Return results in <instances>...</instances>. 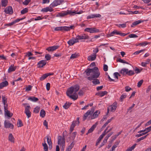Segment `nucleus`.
Instances as JSON below:
<instances>
[{"instance_id":"69168bd1","label":"nucleus","mask_w":151,"mask_h":151,"mask_svg":"<svg viewBox=\"0 0 151 151\" xmlns=\"http://www.w3.org/2000/svg\"><path fill=\"white\" fill-rule=\"evenodd\" d=\"M126 97V95H122L121 96H120V101H122L123 100V99H125Z\"/></svg>"},{"instance_id":"5fc2aeb1","label":"nucleus","mask_w":151,"mask_h":151,"mask_svg":"<svg viewBox=\"0 0 151 151\" xmlns=\"http://www.w3.org/2000/svg\"><path fill=\"white\" fill-rule=\"evenodd\" d=\"M127 12H128L129 13H130V14H137L138 13H139V12L138 11H135L134 12L130 11H128Z\"/></svg>"},{"instance_id":"a211bd4d","label":"nucleus","mask_w":151,"mask_h":151,"mask_svg":"<svg viewBox=\"0 0 151 151\" xmlns=\"http://www.w3.org/2000/svg\"><path fill=\"white\" fill-rule=\"evenodd\" d=\"M97 124V122H96L95 124L93 125L91 128L88 130V133L86 134H88L89 133L92 132L96 128Z\"/></svg>"},{"instance_id":"79ce46f5","label":"nucleus","mask_w":151,"mask_h":151,"mask_svg":"<svg viewBox=\"0 0 151 151\" xmlns=\"http://www.w3.org/2000/svg\"><path fill=\"white\" fill-rule=\"evenodd\" d=\"M45 112L43 109H42L40 111V115L43 118L45 117Z\"/></svg>"},{"instance_id":"4468645a","label":"nucleus","mask_w":151,"mask_h":151,"mask_svg":"<svg viewBox=\"0 0 151 151\" xmlns=\"http://www.w3.org/2000/svg\"><path fill=\"white\" fill-rule=\"evenodd\" d=\"M4 109L5 115L9 117H11L13 115V114L10 113V111L7 110V106H4Z\"/></svg>"},{"instance_id":"49530a36","label":"nucleus","mask_w":151,"mask_h":151,"mask_svg":"<svg viewBox=\"0 0 151 151\" xmlns=\"http://www.w3.org/2000/svg\"><path fill=\"white\" fill-rule=\"evenodd\" d=\"M42 145L44 147V149L45 151H48V146L47 144L45 142L44 143L42 144Z\"/></svg>"},{"instance_id":"39448f33","label":"nucleus","mask_w":151,"mask_h":151,"mask_svg":"<svg viewBox=\"0 0 151 151\" xmlns=\"http://www.w3.org/2000/svg\"><path fill=\"white\" fill-rule=\"evenodd\" d=\"M117 104L116 102H114L111 105L109 106L107 109V113H109V110L111 111H114L117 107Z\"/></svg>"},{"instance_id":"393cba45","label":"nucleus","mask_w":151,"mask_h":151,"mask_svg":"<svg viewBox=\"0 0 151 151\" xmlns=\"http://www.w3.org/2000/svg\"><path fill=\"white\" fill-rule=\"evenodd\" d=\"M8 140L12 142L13 143L14 142L15 138L12 134L10 133L9 134L8 136Z\"/></svg>"},{"instance_id":"e2e57ef3","label":"nucleus","mask_w":151,"mask_h":151,"mask_svg":"<svg viewBox=\"0 0 151 151\" xmlns=\"http://www.w3.org/2000/svg\"><path fill=\"white\" fill-rule=\"evenodd\" d=\"M143 82V80H141L139 81L137 83V86L138 87H140L142 84Z\"/></svg>"},{"instance_id":"423d86ee","label":"nucleus","mask_w":151,"mask_h":151,"mask_svg":"<svg viewBox=\"0 0 151 151\" xmlns=\"http://www.w3.org/2000/svg\"><path fill=\"white\" fill-rule=\"evenodd\" d=\"M85 31L90 33H96L99 32V30L96 28H86Z\"/></svg>"},{"instance_id":"ddd939ff","label":"nucleus","mask_w":151,"mask_h":151,"mask_svg":"<svg viewBox=\"0 0 151 151\" xmlns=\"http://www.w3.org/2000/svg\"><path fill=\"white\" fill-rule=\"evenodd\" d=\"M94 111L93 110H92L91 109V110H88L86 113L85 114H84L83 118V121H84L87 118V117L88 116V115H90L92 114H93Z\"/></svg>"},{"instance_id":"f257e3e1","label":"nucleus","mask_w":151,"mask_h":151,"mask_svg":"<svg viewBox=\"0 0 151 151\" xmlns=\"http://www.w3.org/2000/svg\"><path fill=\"white\" fill-rule=\"evenodd\" d=\"M87 76H90L87 78V79L91 81L93 80L92 83L94 85L99 84L100 83L99 80L96 78L100 75V72L97 67H95L92 69L88 68L85 71Z\"/></svg>"},{"instance_id":"7ed1b4c3","label":"nucleus","mask_w":151,"mask_h":151,"mask_svg":"<svg viewBox=\"0 0 151 151\" xmlns=\"http://www.w3.org/2000/svg\"><path fill=\"white\" fill-rule=\"evenodd\" d=\"M72 13H75V12H72L70 10H67L58 13L56 15V16L58 17H63L68 14L72 15Z\"/></svg>"},{"instance_id":"aec40b11","label":"nucleus","mask_w":151,"mask_h":151,"mask_svg":"<svg viewBox=\"0 0 151 151\" xmlns=\"http://www.w3.org/2000/svg\"><path fill=\"white\" fill-rule=\"evenodd\" d=\"M47 141L49 146V148L51 149L52 147V143L51 141V137L50 136H47Z\"/></svg>"},{"instance_id":"9d476101","label":"nucleus","mask_w":151,"mask_h":151,"mask_svg":"<svg viewBox=\"0 0 151 151\" xmlns=\"http://www.w3.org/2000/svg\"><path fill=\"white\" fill-rule=\"evenodd\" d=\"M4 126L5 128L13 129L14 128V125L10 123L9 122L5 120L4 123Z\"/></svg>"},{"instance_id":"864d4df0","label":"nucleus","mask_w":151,"mask_h":151,"mask_svg":"<svg viewBox=\"0 0 151 151\" xmlns=\"http://www.w3.org/2000/svg\"><path fill=\"white\" fill-rule=\"evenodd\" d=\"M118 61L119 62L121 63H126L128 64H129V63L128 62H127L125 60H124L120 58H119V59H118Z\"/></svg>"},{"instance_id":"b1692460","label":"nucleus","mask_w":151,"mask_h":151,"mask_svg":"<svg viewBox=\"0 0 151 151\" xmlns=\"http://www.w3.org/2000/svg\"><path fill=\"white\" fill-rule=\"evenodd\" d=\"M100 113V112L99 111H96L91 116V119H93L97 118L98 116L99 115Z\"/></svg>"},{"instance_id":"0eeeda50","label":"nucleus","mask_w":151,"mask_h":151,"mask_svg":"<svg viewBox=\"0 0 151 151\" xmlns=\"http://www.w3.org/2000/svg\"><path fill=\"white\" fill-rule=\"evenodd\" d=\"M89 36L88 35L84 34L80 35H78L76 38L77 40H86L88 39L89 38Z\"/></svg>"},{"instance_id":"a878e982","label":"nucleus","mask_w":151,"mask_h":151,"mask_svg":"<svg viewBox=\"0 0 151 151\" xmlns=\"http://www.w3.org/2000/svg\"><path fill=\"white\" fill-rule=\"evenodd\" d=\"M8 84V82L6 81L0 83V88L2 89L4 87L7 86Z\"/></svg>"},{"instance_id":"13d9d810","label":"nucleus","mask_w":151,"mask_h":151,"mask_svg":"<svg viewBox=\"0 0 151 151\" xmlns=\"http://www.w3.org/2000/svg\"><path fill=\"white\" fill-rule=\"evenodd\" d=\"M74 145V143L73 142H72L69 145L67 148L69 149H70L71 150V149L73 147Z\"/></svg>"},{"instance_id":"7c9ffc66","label":"nucleus","mask_w":151,"mask_h":151,"mask_svg":"<svg viewBox=\"0 0 151 151\" xmlns=\"http://www.w3.org/2000/svg\"><path fill=\"white\" fill-rule=\"evenodd\" d=\"M113 133V132H111L107 135L103 140V143H106L107 142V139L109 138L112 135Z\"/></svg>"},{"instance_id":"4c0bfd02","label":"nucleus","mask_w":151,"mask_h":151,"mask_svg":"<svg viewBox=\"0 0 151 151\" xmlns=\"http://www.w3.org/2000/svg\"><path fill=\"white\" fill-rule=\"evenodd\" d=\"M1 5L2 6H6L8 3V0H1Z\"/></svg>"},{"instance_id":"f03ea898","label":"nucleus","mask_w":151,"mask_h":151,"mask_svg":"<svg viewBox=\"0 0 151 151\" xmlns=\"http://www.w3.org/2000/svg\"><path fill=\"white\" fill-rule=\"evenodd\" d=\"M79 89V86L78 85L70 87L68 89L66 94L70 98L74 100H76L78 98V95L76 93Z\"/></svg>"},{"instance_id":"9b49d317","label":"nucleus","mask_w":151,"mask_h":151,"mask_svg":"<svg viewBox=\"0 0 151 151\" xmlns=\"http://www.w3.org/2000/svg\"><path fill=\"white\" fill-rule=\"evenodd\" d=\"M79 41L77 40L76 37V38H73L67 42L68 44L70 46H71L74 44L75 43L79 42Z\"/></svg>"},{"instance_id":"bf43d9fd","label":"nucleus","mask_w":151,"mask_h":151,"mask_svg":"<svg viewBox=\"0 0 151 151\" xmlns=\"http://www.w3.org/2000/svg\"><path fill=\"white\" fill-rule=\"evenodd\" d=\"M28 11V9L27 8H25L22 10L21 11V13L22 14H24L27 13Z\"/></svg>"},{"instance_id":"20e7f679","label":"nucleus","mask_w":151,"mask_h":151,"mask_svg":"<svg viewBox=\"0 0 151 151\" xmlns=\"http://www.w3.org/2000/svg\"><path fill=\"white\" fill-rule=\"evenodd\" d=\"M114 35H118L122 36H125L127 34L122 33L116 30H114L108 35V37L113 36Z\"/></svg>"},{"instance_id":"f704fd0d","label":"nucleus","mask_w":151,"mask_h":151,"mask_svg":"<svg viewBox=\"0 0 151 151\" xmlns=\"http://www.w3.org/2000/svg\"><path fill=\"white\" fill-rule=\"evenodd\" d=\"M71 104V103H70L69 102H66L64 105L63 106V107L65 109H67L70 107Z\"/></svg>"},{"instance_id":"a19ab883","label":"nucleus","mask_w":151,"mask_h":151,"mask_svg":"<svg viewBox=\"0 0 151 151\" xmlns=\"http://www.w3.org/2000/svg\"><path fill=\"white\" fill-rule=\"evenodd\" d=\"M48 76V74L47 75V74H46V73L45 74L40 77V81H42L45 79Z\"/></svg>"},{"instance_id":"774afa93","label":"nucleus","mask_w":151,"mask_h":151,"mask_svg":"<svg viewBox=\"0 0 151 151\" xmlns=\"http://www.w3.org/2000/svg\"><path fill=\"white\" fill-rule=\"evenodd\" d=\"M30 1L31 0H25L23 2V4L24 5H27Z\"/></svg>"},{"instance_id":"c85d7f7f","label":"nucleus","mask_w":151,"mask_h":151,"mask_svg":"<svg viewBox=\"0 0 151 151\" xmlns=\"http://www.w3.org/2000/svg\"><path fill=\"white\" fill-rule=\"evenodd\" d=\"M151 130V126L147 128H146L145 129H144V130H142L139 131L138 132V133H141L142 132H144L145 131H146V132H147V133L148 132H150Z\"/></svg>"},{"instance_id":"2eb2a0df","label":"nucleus","mask_w":151,"mask_h":151,"mask_svg":"<svg viewBox=\"0 0 151 151\" xmlns=\"http://www.w3.org/2000/svg\"><path fill=\"white\" fill-rule=\"evenodd\" d=\"M58 46H53L47 47L46 50L49 52H52L55 50L59 47Z\"/></svg>"},{"instance_id":"6ab92c4d","label":"nucleus","mask_w":151,"mask_h":151,"mask_svg":"<svg viewBox=\"0 0 151 151\" xmlns=\"http://www.w3.org/2000/svg\"><path fill=\"white\" fill-rule=\"evenodd\" d=\"M4 12L6 14H12L13 12L12 8L11 6H9L7 8L5 9Z\"/></svg>"},{"instance_id":"09e8293b","label":"nucleus","mask_w":151,"mask_h":151,"mask_svg":"<svg viewBox=\"0 0 151 151\" xmlns=\"http://www.w3.org/2000/svg\"><path fill=\"white\" fill-rule=\"evenodd\" d=\"M40 107L37 106H36L34 109V112L36 113H38L40 111Z\"/></svg>"},{"instance_id":"ea45409f","label":"nucleus","mask_w":151,"mask_h":151,"mask_svg":"<svg viewBox=\"0 0 151 151\" xmlns=\"http://www.w3.org/2000/svg\"><path fill=\"white\" fill-rule=\"evenodd\" d=\"M136 145V144H134L132 147L127 149L125 151H132V150H133L135 148Z\"/></svg>"},{"instance_id":"bb28decb","label":"nucleus","mask_w":151,"mask_h":151,"mask_svg":"<svg viewBox=\"0 0 151 151\" xmlns=\"http://www.w3.org/2000/svg\"><path fill=\"white\" fill-rule=\"evenodd\" d=\"M79 56V54L78 53H75L72 54L70 57V59H74L77 58Z\"/></svg>"},{"instance_id":"6e6d98bb","label":"nucleus","mask_w":151,"mask_h":151,"mask_svg":"<svg viewBox=\"0 0 151 151\" xmlns=\"http://www.w3.org/2000/svg\"><path fill=\"white\" fill-rule=\"evenodd\" d=\"M148 43H149L148 42H145L139 43L138 45H140L141 46H145L148 45Z\"/></svg>"},{"instance_id":"c756f323","label":"nucleus","mask_w":151,"mask_h":151,"mask_svg":"<svg viewBox=\"0 0 151 151\" xmlns=\"http://www.w3.org/2000/svg\"><path fill=\"white\" fill-rule=\"evenodd\" d=\"M7 98L5 96H2V101L3 102L4 106H6L7 107L8 105L7 103Z\"/></svg>"},{"instance_id":"dca6fc26","label":"nucleus","mask_w":151,"mask_h":151,"mask_svg":"<svg viewBox=\"0 0 151 151\" xmlns=\"http://www.w3.org/2000/svg\"><path fill=\"white\" fill-rule=\"evenodd\" d=\"M58 139V145L61 144L63 146V145H64L65 143V140L62 137V136H59Z\"/></svg>"},{"instance_id":"5701e85b","label":"nucleus","mask_w":151,"mask_h":151,"mask_svg":"<svg viewBox=\"0 0 151 151\" xmlns=\"http://www.w3.org/2000/svg\"><path fill=\"white\" fill-rule=\"evenodd\" d=\"M77 124V122L76 121H73L72 122V124H71L70 127V133L72 132L75 126Z\"/></svg>"},{"instance_id":"37998d69","label":"nucleus","mask_w":151,"mask_h":151,"mask_svg":"<svg viewBox=\"0 0 151 151\" xmlns=\"http://www.w3.org/2000/svg\"><path fill=\"white\" fill-rule=\"evenodd\" d=\"M45 58L47 60H49L51 58V56L49 54H47L45 55Z\"/></svg>"},{"instance_id":"cd10ccee","label":"nucleus","mask_w":151,"mask_h":151,"mask_svg":"<svg viewBox=\"0 0 151 151\" xmlns=\"http://www.w3.org/2000/svg\"><path fill=\"white\" fill-rule=\"evenodd\" d=\"M128 69L123 68L120 71V73L123 75L127 74Z\"/></svg>"},{"instance_id":"603ef678","label":"nucleus","mask_w":151,"mask_h":151,"mask_svg":"<svg viewBox=\"0 0 151 151\" xmlns=\"http://www.w3.org/2000/svg\"><path fill=\"white\" fill-rule=\"evenodd\" d=\"M17 125L18 127H20L23 126V124L22 123V121L20 120H19L17 122Z\"/></svg>"},{"instance_id":"58836bf2","label":"nucleus","mask_w":151,"mask_h":151,"mask_svg":"<svg viewBox=\"0 0 151 151\" xmlns=\"http://www.w3.org/2000/svg\"><path fill=\"white\" fill-rule=\"evenodd\" d=\"M74 27V25H72L70 27L65 26V31H69L70 29H73Z\"/></svg>"},{"instance_id":"338daca9","label":"nucleus","mask_w":151,"mask_h":151,"mask_svg":"<svg viewBox=\"0 0 151 151\" xmlns=\"http://www.w3.org/2000/svg\"><path fill=\"white\" fill-rule=\"evenodd\" d=\"M125 89L126 92H129L132 89V88L129 86H127L125 87Z\"/></svg>"},{"instance_id":"6e6552de","label":"nucleus","mask_w":151,"mask_h":151,"mask_svg":"<svg viewBox=\"0 0 151 151\" xmlns=\"http://www.w3.org/2000/svg\"><path fill=\"white\" fill-rule=\"evenodd\" d=\"M30 109L31 107L29 106H27L25 107L24 113L28 118H29L31 116V112L30 111Z\"/></svg>"},{"instance_id":"473e14b6","label":"nucleus","mask_w":151,"mask_h":151,"mask_svg":"<svg viewBox=\"0 0 151 151\" xmlns=\"http://www.w3.org/2000/svg\"><path fill=\"white\" fill-rule=\"evenodd\" d=\"M114 119L113 117H111V119H109L103 125L102 128H104L107 125L111 122V121Z\"/></svg>"},{"instance_id":"a18cd8bd","label":"nucleus","mask_w":151,"mask_h":151,"mask_svg":"<svg viewBox=\"0 0 151 151\" xmlns=\"http://www.w3.org/2000/svg\"><path fill=\"white\" fill-rule=\"evenodd\" d=\"M103 137H102L101 136H100L99 138H98V139H97V141L96 142V146H97L100 143V141L101 140V139H103Z\"/></svg>"},{"instance_id":"f8f14e48","label":"nucleus","mask_w":151,"mask_h":151,"mask_svg":"<svg viewBox=\"0 0 151 151\" xmlns=\"http://www.w3.org/2000/svg\"><path fill=\"white\" fill-rule=\"evenodd\" d=\"M47 63L46 60H43L40 61L37 63V67L39 68L43 67Z\"/></svg>"},{"instance_id":"680f3d73","label":"nucleus","mask_w":151,"mask_h":151,"mask_svg":"<svg viewBox=\"0 0 151 151\" xmlns=\"http://www.w3.org/2000/svg\"><path fill=\"white\" fill-rule=\"evenodd\" d=\"M145 50H138L135 52L133 54L134 55H137L140 53L143 52Z\"/></svg>"},{"instance_id":"f3484780","label":"nucleus","mask_w":151,"mask_h":151,"mask_svg":"<svg viewBox=\"0 0 151 151\" xmlns=\"http://www.w3.org/2000/svg\"><path fill=\"white\" fill-rule=\"evenodd\" d=\"M96 57V53H93L90 55L89 56L88 58V59L89 61L94 60Z\"/></svg>"},{"instance_id":"0e129e2a","label":"nucleus","mask_w":151,"mask_h":151,"mask_svg":"<svg viewBox=\"0 0 151 151\" xmlns=\"http://www.w3.org/2000/svg\"><path fill=\"white\" fill-rule=\"evenodd\" d=\"M25 17H24L23 18H20V19H16L15 21H14V23H16L17 22H18L19 21H20L21 20H22L24 19H25Z\"/></svg>"},{"instance_id":"4be33fe9","label":"nucleus","mask_w":151,"mask_h":151,"mask_svg":"<svg viewBox=\"0 0 151 151\" xmlns=\"http://www.w3.org/2000/svg\"><path fill=\"white\" fill-rule=\"evenodd\" d=\"M51 6H50V7H47L43 8L42 9L41 11L44 12H47L48 11L51 12L53 11V9L51 8Z\"/></svg>"},{"instance_id":"4d7b16f0","label":"nucleus","mask_w":151,"mask_h":151,"mask_svg":"<svg viewBox=\"0 0 151 151\" xmlns=\"http://www.w3.org/2000/svg\"><path fill=\"white\" fill-rule=\"evenodd\" d=\"M74 145V143L73 142H72L69 145L67 148L69 149H70L71 150V149L73 147Z\"/></svg>"},{"instance_id":"e433bc0d","label":"nucleus","mask_w":151,"mask_h":151,"mask_svg":"<svg viewBox=\"0 0 151 151\" xmlns=\"http://www.w3.org/2000/svg\"><path fill=\"white\" fill-rule=\"evenodd\" d=\"M142 22V21L141 20H139L136 21L135 22H134L132 23V24L131 25V26L132 27H133L134 26H136L137 24L141 23Z\"/></svg>"},{"instance_id":"052dcab7","label":"nucleus","mask_w":151,"mask_h":151,"mask_svg":"<svg viewBox=\"0 0 151 151\" xmlns=\"http://www.w3.org/2000/svg\"><path fill=\"white\" fill-rule=\"evenodd\" d=\"M129 37L130 38H137L138 37V36L137 35H136L135 34H132L129 36Z\"/></svg>"},{"instance_id":"72a5a7b5","label":"nucleus","mask_w":151,"mask_h":151,"mask_svg":"<svg viewBox=\"0 0 151 151\" xmlns=\"http://www.w3.org/2000/svg\"><path fill=\"white\" fill-rule=\"evenodd\" d=\"M55 31H65V26L56 27L55 28Z\"/></svg>"},{"instance_id":"1a4fd4ad","label":"nucleus","mask_w":151,"mask_h":151,"mask_svg":"<svg viewBox=\"0 0 151 151\" xmlns=\"http://www.w3.org/2000/svg\"><path fill=\"white\" fill-rule=\"evenodd\" d=\"M63 1V0H55L50 5L52 7H54L60 5Z\"/></svg>"},{"instance_id":"c9c22d12","label":"nucleus","mask_w":151,"mask_h":151,"mask_svg":"<svg viewBox=\"0 0 151 151\" xmlns=\"http://www.w3.org/2000/svg\"><path fill=\"white\" fill-rule=\"evenodd\" d=\"M28 99L33 102H36L38 100V99L37 98L34 96L29 97Z\"/></svg>"},{"instance_id":"2f4dec72","label":"nucleus","mask_w":151,"mask_h":151,"mask_svg":"<svg viewBox=\"0 0 151 151\" xmlns=\"http://www.w3.org/2000/svg\"><path fill=\"white\" fill-rule=\"evenodd\" d=\"M107 93V92L106 91H100L99 93H97L96 94L100 97H102L106 94Z\"/></svg>"},{"instance_id":"de8ad7c7","label":"nucleus","mask_w":151,"mask_h":151,"mask_svg":"<svg viewBox=\"0 0 151 151\" xmlns=\"http://www.w3.org/2000/svg\"><path fill=\"white\" fill-rule=\"evenodd\" d=\"M77 134V132H74L72 133L71 134V137L73 140H74Z\"/></svg>"},{"instance_id":"c03bdc74","label":"nucleus","mask_w":151,"mask_h":151,"mask_svg":"<svg viewBox=\"0 0 151 151\" xmlns=\"http://www.w3.org/2000/svg\"><path fill=\"white\" fill-rule=\"evenodd\" d=\"M134 70L136 73H138L140 72L142 70V69H139L136 67H135V68L134 69Z\"/></svg>"},{"instance_id":"412c9836","label":"nucleus","mask_w":151,"mask_h":151,"mask_svg":"<svg viewBox=\"0 0 151 151\" xmlns=\"http://www.w3.org/2000/svg\"><path fill=\"white\" fill-rule=\"evenodd\" d=\"M17 67L14 66V65L12 64L9 68L8 72L9 73L14 71L16 69Z\"/></svg>"},{"instance_id":"8fccbe9b","label":"nucleus","mask_w":151,"mask_h":151,"mask_svg":"<svg viewBox=\"0 0 151 151\" xmlns=\"http://www.w3.org/2000/svg\"><path fill=\"white\" fill-rule=\"evenodd\" d=\"M134 74V71L132 70H128L127 75L129 76H131Z\"/></svg>"},{"instance_id":"3c124183","label":"nucleus","mask_w":151,"mask_h":151,"mask_svg":"<svg viewBox=\"0 0 151 151\" xmlns=\"http://www.w3.org/2000/svg\"><path fill=\"white\" fill-rule=\"evenodd\" d=\"M32 86L30 85H28L25 88L26 91H29L31 90Z\"/></svg>"}]
</instances>
